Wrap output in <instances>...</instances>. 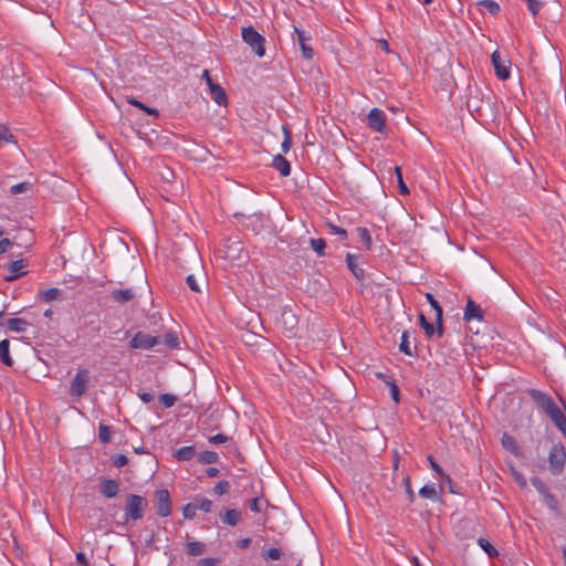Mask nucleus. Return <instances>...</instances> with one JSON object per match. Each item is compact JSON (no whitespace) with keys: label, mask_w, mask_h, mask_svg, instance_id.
Returning a JSON list of instances; mask_svg holds the SVG:
<instances>
[{"label":"nucleus","mask_w":566,"mask_h":566,"mask_svg":"<svg viewBox=\"0 0 566 566\" xmlns=\"http://www.w3.org/2000/svg\"><path fill=\"white\" fill-rule=\"evenodd\" d=\"M527 394L566 439V416L562 412L553 398L549 395L534 388L528 389Z\"/></svg>","instance_id":"1"},{"label":"nucleus","mask_w":566,"mask_h":566,"mask_svg":"<svg viewBox=\"0 0 566 566\" xmlns=\"http://www.w3.org/2000/svg\"><path fill=\"white\" fill-rule=\"evenodd\" d=\"M147 506L145 497L138 494H128L125 502V520L126 522L139 521L144 517V510Z\"/></svg>","instance_id":"2"},{"label":"nucleus","mask_w":566,"mask_h":566,"mask_svg":"<svg viewBox=\"0 0 566 566\" xmlns=\"http://www.w3.org/2000/svg\"><path fill=\"white\" fill-rule=\"evenodd\" d=\"M242 40L259 57L264 56L265 38L262 34H260L252 25L242 28Z\"/></svg>","instance_id":"3"},{"label":"nucleus","mask_w":566,"mask_h":566,"mask_svg":"<svg viewBox=\"0 0 566 566\" xmlns=\"http://www.w3.org/2000/svg\"><path fill=\"white\" fill-rule=\"evenodd\" d=\"M566 452L562 442L553 444L548 452V469L553 475H559L565 467Z\"/></svg>","instance_id":"4"},{"label":"nucleus","mask_w":566,"mask_h":566,"mask_svg":"<svg viewBox=\"0 0 566 566\" xmlns=\"http://www.w3.org/2000/svg\"><path fill=\"white\" fill-rule=\"evenodd\" d=\"M155 510L160 517L171 514V501L169 491L161 489L155 492Z\"/></svg>","instance_id":"5"},{"label":"nucleus","mask_w":566,"mask_h":566,"mask_svg":"<svg viewBox=\"0 0 566 566\" xmlns=\"http://www.w3.org/2000/svg\"><path fill=\"white\" fill-rule=\"evenodd\" d=\"M88 370L80 369L71 381L70 394L73 397H81L87 390Z\"/></svg>","instance_id":"6"},{"label":"nucleus","mask_w":566,"mask_h":566,"mask_svg":"<svg viewBox=\"0 0 566 566\" xmlns=\"http://www.w3.org/2000/svg\"><path fill=\"white\" fill-rule=\"evenodd\" d=\"M491 61L499 80L505 81L511 76V62L502 59L499 51H494L491 55Z\"/></svg>","instance_id":"7"},{"label":"nucleus","mask_w":566,"mask_h":566,"mask_svg":"<svg viewBox=\"0 0 566 566\" xmlns=\"http://www.w3.org/2000/svg\"><path fill=\"white\" fill-rule=\"evenodd\" d=\"M159 344V337L137 332L130 339L129 345L134 349H150Z\"/></svg>","instance_id":"8"},{"label":"nucleus","mask_w":566,"mask_h":566,"mask_svg":"<svg viewBox=\"0 0 566 566\" xmlns=\"http://www.w3.org/2000/svg\"><path fill=\"white\" fill-rule=\"evenodd\" d=\"M367 125L374 132L384 133L386 130V115L385 113L374 107L367 115Z\"/></svg>","instance_id":"9"},{"label":"nucleus","mask_w":566,"mask_h":566,"mask_svg":"<svg viewBox=\"0 0 566 566\" xmlns=\"http://www.w3.org/2000/svg\"><path fill=\"white\" fill-rule=\"evenodd\" d=\"M484 318L483 311L479 304H476L471 297H468L467 305L463 313V319L465 322L479 321L482 322Z\"/></svg>","instance_id":"10"},{"label":"nucleus","mask_w":566,"mask_h":566,"mask_svg":"<svg viewBox=\"0 0 566 566\" xmlns=\"http://www.w3.org/2000/svg\"><path fill=\"white\" fill-rule=\"evenodd\" d=\"M294 33L296 34V40H297V43L301 48V51H302V55L304 59L306 60H311L313 59V55H314V51L313 49L311 48V45L308 44V41L311 40V36L306 34L305 31L294 27Z\"/></svg>","instance_id":"11"},{"label":"nucleus","mask_w":566,"mask_h":566,"mask_svg":"<svg viewBox=\"0 0 566 566\" xmlns=\"http://www.w3.org/2000/svg\"><path fill=\"white\" fill-rule=\"evenodd\" d=\"M426 298L436 312L437 337H442V335H443V324H442L443 311H442V307L431 293H427Z\"/></svg>","instance_id":"12"},{"label":"nucleus","mask_w":566,"mask_h":566,"mask_svg":"<svg viewBox=\"0 0 566 566\" xmlns=\"http://www.w3.org/2000/svg\"><path fill=\"white\" fill-rule=\"evenodd\" d=\"M119 492V483L114 479H101V493L107 497L113 499Z\"/></svg>","instance_id":"13"},{"label":"nucleus","mask_w":566,"mask_h":566,"mask_svg":"<svg viewBox=\"0 0 566 566\" xmlns=\"http://www.w3.org/2000/svg\"><path fill=\"white\" fill-rule=\"evenodd\" d=\"M27 266V261L24 259L12 261L9 266V274L6 276L7 281H14L20 279L25 274L23 269Z\"/></svg>","instance_id":"14"},{"label":"nucleus","mask_w":566,"mask_h":566,"mask_svg":"<svg viewBox=\"0 0 566 566\" xmlns=\"http://www.w3.org/2000/svg\"><path fill=\"white\" fill-rule=\"evenodd\" d=\"M357 260L358 255L352 253L346 254L347 268L358 281H363L365 277V271L358 265Z\"/></svg>","instance_id":"15"},{"label":"nucleus","mask_w":566,"mask_h":566,"mask_svg":"<svg viewBox=\"0 0 566 566\" xmlns=\"http://www.w3.org/2000/svg\"><path fill=\"white\" fill-rule=\"evenodd\" d=\"M209 88H210V95L211 98L220 106H223L227 104L228 98L226 91L219 85L212 82V80H209Z\"/></svg>","instance_id":"16"},{"label":"nucleus","mask_w":566,"mask_h":566,"mask_svg":"<svg viewBox=\"0 0 566 566\" xmlns=\"http://www.w3.org/2000/svg\"><path fill=\"white\" fill-rule=\"evenodd\" d=\"M220 520L223 524L235 526L241 520V512L237 509H227L220 513Z\"/></svg>","instance_id":"17"},{"label":"nucleus","mask_w":566,"mask_h":566,"mask_svg":"<svg viewBox=\"0 0 566 566\" xmlns=\"http://www.w3.org/2000/svg\"><path fill=\"white\" fill-rule=\"evenodd\" d=\"M272 166L281 174V176L286 177L291 174V164L290 161L282 155L277 154L274 156Z\"/></svg>","instance_id":"18"},{"label":"nucleus","mask_w":566,"mask_h":566,"mask_svg":"<svg viewBox=\"0 0 566 566\" xmlns=\"http://www.w3.org/2000/svg\"><path fill=\"white\" fill-rule=\"evenodd\" d=\"M111 297L114 302L124 304L132 301L135 297V293L132 289L114 290Z\"/></svg>","instance_id":"19"},{"label":"nucleus","mask_w":566,"mask_h":566,"mask_svg":"<svg viewBox=\"0 0 566 566\" xmlns=\"http://www.w3.org/2000/svg\"><path fill=\"white\" fill-rule=\"evenodd\" d=\"M6 325L11 332L22 333L30 324L24 318L14 317L7 319Z\"/></svg>","instance_id":"20"},{"label":"nucleus","mask_w":566,"mask_h":566,"mask_svg":"<svg viewBox=\"0 0 566 566\" xmlns=\"http://www.w3.org/2000/svg\"><path fill=\"white\" fill-rule=\"evenodd\" d=\"M399 349L408 355V356H411V357H416L418 356L417 354V348L415 347L413 349L411 348L410 346V342H409V332L408 331H405L401 335V340H400V344H399Z\"/></svg>","instance_id":"21"},{"label":"nucleus","mask_w":566,"mask_h":566,"mask_svg":"<svg viewBox=\"0 0 566 566\" xmlns=\"http://www.w3.org/2000/svg\"><path fill=\"white\" fill-rule=\"evenodd\" d=\"M196 455L195 446L181 447L175 452V457L178 461H189Z\"/></svg>","instance_id":"22"},{"label":"nucleus","mask_w":566,"mask_h":566,"mask_svg":"<svg viewBox=\"0 0 566 566\" xmlns=\"http://www.w3.org/2000/svg\"><path fill=\"white\" fill-rule=\"evenodd\" d=\"M206 551V545L199 541H190L186 544V552L190 556H199Z\"/></svg>","instance_id":"23"},{"label":"nucleus","mask_w":566,"mask_h":566,"mask_svg":"<svg viewBox=\"0 0 566 566\" xmlns=\"http://www.w3.org/2000/svg\"><path fill=\"white\" fill-rule=\"evenodd\" d=\"M10 343L8 339H3L0 342V360L8 367L13 365V359L9 354Z\"/></svg>","instance_id":"24"},{"label":"nucleus","mask_w":566,"mask_h":566,"mask_svg":"<svg viewBox=\"0 0 566 566\" xmlns=\"http://www.w3.org/2000/svg\"><path fill=\"white\" fill-rule=\"evenodd\" d=\"M502 446L504 449L512 452L513 454H515V455L518 454L520 447H518L516 440L512 436L504 433L502 437Z\"/></svg>","instance_id":"25"},{"label":"nucleus","mask_w":566,"mask_h":566,"mask_svg":"<svg viewBox=\"0 0 566 566\" xmlns=\"http://www.w3.org/2000/svg\"><path fill=\"white\" fill-rule=\"evenodd\" d=\"M219 459V455L214 451H202L197 455V461L201 464H211L216 463Z\"/></svg>","instance_id":"26"},{"label":"nucleus","mask_w":566,"mask_h":566,"mask_svg":"<svg viewBox=\"0 0 566 566\" xmlns=\"http://www.w3.org/2000/svg\"><path fill=\"white\" fill-rule=\"evenodd\" d=\"M419 495L423 499L437 501L438 497V491L436 489L434 484H426L419 490Z\"/></svg>","instance_id":"27"},{"label":"nucleus","mask_w":566,"mask_h":566,"mask_svg":"<svg viewBox=\"0 0 566 566\" xmlns=\"http://www.w3.org/2000/svg\"><path fill=\"white\" fill-rule=\"evenodd\" d=\"M419 323L428 338H431L434 335H437V328H434L432 323L427 321L426 316L422 313L419 314Z\"/></svg>","instance_id":"28"},{"label":"nucleus","mask_w":566,"mask_h":566,"mask_svg":"<svg viewBox=\"0 0 566 566\" xmlns=\"http://www.w3.org/2000/svg\"><path fill=\"white\" fill-rule=\"evenodd\" d=\"M428 462L430 463L431 469L441 478V480L446 483H451V478L448 475L442 468L434 461L432 455L428 457Z\"/></svg>","instance_id":"29"},{"label":"nucleus","mask_w":566,"mask_h":566,"mask_svg":"<svg viewBox=\"0 0 566 566\" xmlns=\"http://www.w3.org/2000/svg\"><path fill=\"white\" fill-rule=\"evenodd\" d=\"M164 343L170 349L178 348L180 344L178 334L176 332L166 333L164 336Z\"/></svg>","instance_id":"30"},{"label":"nucleus","mask_w":566,"mask_h":566,"mask_svg":"<svg viewBox=\"0 0 566 566\" xmlns=\"http://www.w3.org/2000/svg\"><path fill=\"white\" fill-rule=\"evenodd\" d=\"M478 6L488 10L492 15H496L501 10L500 4L494 0H481Z\"/></svg>","instance_id":"31"},{"label":"nucleus","mask_w":566,"mask_h":566,"mask_svg":"<svg viewBox=\"0 0 566 566\" xmlns=\"http://www.w3.org/2000/svg\"><path fill=\"white\" fill-rule=\"evenodd\" d=\"M310 245L319 256H324L325 255L326 242H325L324 239L311 238L310 239Z\"/></svg>","instance_id":"32"},{"label":"nucleus","mask_w":566,"mask_h":566,"mask_svg":"<svg viewBox=\"0 0 566 566\" xmlns=\"http://www.w3.org/2000/svg\"><path fill=\"white\" fill-rule=\"evenodd\" d=\"M478 544L488 554L489 557H495L499 555V552L486 538L480 537L478 539Z\"/></svg>","instance_id":"33"},{"label":"nucleus","mask_w":566,"mask_h":566,"mask_svg":"<svg viewBox=\"0 0 566 566\" xmlns=\"http://www.w3.org/2000/svg\"><path fill=\"white\" fill-rule=\"evenodd\" d=\"M531 484L535 488V490L542 496H545L546 494H548L551 492L549 489L547 488L546 483L537 476L531 478Z\"/></svg>","instance_id":"34"},{"label":"nucleus","mask_w":566,"mask_h":566,"mask_svg":"<svg viewBox=\"0 0 566 566\" xmlns=\"http://www.w3.org/2000/svg\"><path fill=\"white\" fill-rule=\"evenodd\" d=\"M3 143L15 144L17 139L4 124H0V145Z\"/></svg>","instance_id":"35"},{"label":"nucleus","mask_w":566,"mask_h":566,"mask_svg":"<svg viewBox=\"0 0 566 566\" xmlns=\"http://www.w3.org/2000/svg\"><path fill=\"white\" fill-rule=\"evenodd\" d=\"M193 502L196 503L197 510H201L207 513L212 510V502L207 497L197 496Z\"/></svg>","instance_id":"36"},{"label":"nucleus","mask_w":566,"mask_h":566,"mask_svg":"<svg viewBox=\"0 0 566 566\" xmlns=\"http://www.w3.org/2000/svg\"><path fill=\"white\" fill-rule=\"evenodd\" d=\"M482 102L479 101L476 97L469 98L467 102L468 109L472 114H476L478 116L482 115Z\"/></svg>","instance_id":"37"},{"label":"nucleus","mask_w":566,"mask_h":566,"mask_svg":"<svg viewBox=\"0 0 566 566\" xmlns=\"http://www.w3.org/2000/svg\"><path fill=\"white\" fill-rule=\"evenodd\" d=\"M111 434H112L111 428L106 424L101 423L98 427V439L101 440V442H103V443L111 442V438H112Z\"/></svg>","instance_id":"38"},{"label":"nucleus","mask_w":566,"mask_h":566,"mask_svg":"<svg viewBox=\"0 0 566 566\" xmlns=\"http://www.w3.org/2000/svg\"><path fill=\"white\" fill-rule=\"evenodd\" d=\"M61 296V291L56 287H51L42 292V298L45 302H52Z\"/></svg>","instance_id":"39"},{"label":"nucleus","mask_w":566,"mask_h":566,"mask_svg":"<svg viewBox=\"0 0 566 566\" xmlns=\"http://www.w3.org/2000/svg\"><path fill=\"white\" fill-rule=\"evenodd\" d=\"M31 187H32V184L29 181L19 182V184L11 186L10 192H11V195L23 193V192H27L29 189H31Z\"/></svg>","instance_id":"40"},{"label":"nucleus","mask_w":566,"mask_h":566,"mask_svg":"<svg viewBox=\"0 0 566 566\" xmlns=\"http://www.w3.org/2000/svg\"><path fill=\"white\" fill-rule=\"evenodd\" d=\"M357 232L359 234L360 240L365 244V247L370 250L371 248V237L367 228L359 227L357 228Z\"/></svg>","instance_id":"41"},{"label":"nucleus","mask_w":566,"mask_h":566,"mask_svg":"<svg viewBox=\"0 0 566 566\" xmlns=\"http://www.w3.org/2000/svg\"><path fill=\"white\" fill-rule=\"evenodd\" d=\"M386 385L389 387L390 396L392 400L398 403L400 401V390L394 380H386Z\"/></svg>","instance_id":"42"},{"label":"nucleus","mask_w":566,"mask_h":566,"mask_svg":"<svg viewBox=\"0 0 566 566\" xmlns=\"http://www.w3.org/2000/svg\"><path fill=\"white\" fill-rule=\"evenodd\" d=\"M395 174H396L397 180H398L399 192L401 195L409 193V189H408L407 185L403 182L401 168L399 166L395 167Z\"/></svg>","instance_id":"43"},{"label":"nucleus","mask_w":566,"mask_h":566,"mask_svg":"<svg viewBox=\"0 0 566 566\" xmlns=\"http://www.w3.org/2000/svg\"><path fill=\"white\" fill-rule=\"evenodd\" d=\"M196 511H197L196 503L191 502V503L186 504L182 507V515L187 520H192L196 516Z\"/></svg>","instance_id":"44"},{"label":"nucleus","mask_w":566,"mask_h":566,"mask_svg":"<svg viewBox=\"0 0 566 566\" xmlns=\"http://www.w3.org/2000/svg\"><path fill=\"white\" fill-rule=\"evenodd\" d=\"M229 490H230V483L227 480L219 481L213 488V492L217 495H223V494L228 493Z\"/></svg>","instance_id":"45"},{"label":"nucleus","mask_w":566,"mask_h":566,"mask_svg":"<svg viewBox=\"0 0 566 566\" xmlns=\"http://www.w3.org/2000/svg\"><path fill=\"white\" fill-rule=\"evenodd\" d=\"M176 400H177L176 397L170 394H161L159 396V401L165 408L172 407L175 405Z\"/></svg>","instance_id":"46"},{"label":"nucleus","mask_w":566,"mask_h":566,"mask_svg":"<svg viewBox=\"0 0 566 566\" xmlns=\"http://www.w3.org/2000/svg\"><path fill=\"white\" fill-rule=\"evenodd\" d=\"M283 132H284V139L281 144V148H282L283 153H287L291 149V145H292L291 134L285 126H283Z\"/></svg>","instance_id":"47"},{"label":"nucleus","mask_w":566,"mask_h":566,"mask_svg":"<svg viewBox=\"0 0 566 566\" xmlns=\"http://www.w3.org/2000/svg\"><path fill=\"white\" fill-rule=\"evenodd\" d=\"M544 499V502L546 503V505L552 510V511H557L558 510V503H557V500L555 497L554 494H552L551 492L548 494H546L545 496H543Z\"/></svg>","instance_id":"48"},{"label":"nucleus","mask_w":566,"mask_h":566,"mask_svg":"<svg viewBox=\"0 0 566 566\" xmlns=\"http://www.w3.org/2000/svg\"><path fill=\"white\" fill-rule=\"evenodd\" d=\"M403 484H405L406 493L408 495V501L411 504V503H413V501L416 499V493H415V491L411 488L410 478L409 476H406L403 479Z\"/></svg>","instance_id":"49"},{"label":"nucleus","mask_w":566,"mask_h":566,"mask_svg":"<svg viewBox=\"0 0 566 566\" xmlns=\"http://www.w3.org/2000/svg\"><path fill=\"white\" fill-rule=\"evenodd\" d=\"M527 3V8L533 15H536L542 9V3L538 0H524Z\"/></svg>","instance_id":"50"},{"label":"nucleus","mask_w":566,"mask_h":566,"mask_svg":"<svg viewBox=\"0 0 566 566\" xmlns=\"http://www.w3.org/2000/svg\"><path fill=\"white\" fill-rule=\"evenodd\" d=\"M127 462H128V458L125 454H120V453L114 455L112 459V463L116 468H122V467L126 465Z\"/></svg>","instance_id":"51"},{"label":"nucleus","mask_w":566,"mask_h":566,"mask_svg":"<svg viewBox=\"0 0 566 566\" xmlns=\"http://www.w3.org/2000/svg\"><path fill=\"white\" fill-rule=\"evenodd\" d=\"M263 557L272 559V560L280 559L281 551L276 547H271L263 553Z\"/></svg>","instance_id":"52"},{"label":"nucleus","mask_w":566,"mask_h":566,"mask_svg":"<svg viewBox=\"0 0 566 566\" xmlns=\"http://www.w3.org/2000/svg\"><path fill=\"white\" fill-rule=\"evenodd\" d=\"M229 439H230V437H228L223 433H218V434L209 437V442L212 444H221V443H226L227 441H229Z\"/></svg>","instance_id":"53"},{"label":"nucleus","mask_w":566,"mask_h":566,"mask_svg":"<svg viewBox=\"0 0 566 566\" xmlns=\"http://www.w3.org/2000/svg\"><path fill=\"white\" fill-rule=\"evenodd\" d=\"M186 283L187 285L189 286V289L193 292H200V289H199V285H198V282H197V279L195 277L193 274H189L187 277H186Z\"/></svg>","instance_id":"54"},{"label":"nucleus","mask_w":566,"mask_h":566,"mask_svg":"<svg viewBox=\"0 0 566 566\" xmlns=\"http://www.w3.org/2000/svg\"><path fill=\"white\" fill-rule=\"evenodd\" d=\"M220 560L214 557H206L198 562V566H219Z\"/></svg>","instance_id":"55"},{"label":"nucleus","mask_w":566,"mask_h":566,"mask_svg":"<svg viewBox=\"0 0 566 566\" xmlns=\"http://www.w3.org/2000/svg\"><path fill=\"white\" fill-rule=\"evenodd\" d=\"M329 229L333 231V233L340 237V239L345 240L347 239V231L344 228L334 226L332 223H328Z\"/></svg>","instance_id":"56"},{"label":"nucleus","mask_w":566,"mask_h":566,"mask_svg":"<svg viewBox=\"0 0 566 566\" xmlns=\"http://www.w3.org/2000/svg\"><path fill=\"white\" fill-rule=\"evenodd\" d=\"M137 396L145 403H149V402H151L154 400V394L149 392V391H138Z\"/></svg>","instance_id":"57"},{"label":"nucleus","mask_w":566,"mask_h":566,"mask_svg":"<svg viewBox=\"0 0 566 566\" xmlns=\"http://www.w3.org/2000/svg\"><path fill=\"white\" fill-rule=\"evenodd\" d=\"M13 245L12 241L8 238L0 240V255L6 253Z\"/></svg>","instance_id":"58"},{"label":"nucleus","mask_w":566,"mask_h":566,"mask_svg":"<svg viewBox=\"0 0 566 566\" xmlns=\"http://www.w3.org/2000/svg\"><path fill=\"white\" fill-rule=\"evenodd\" d=\"M250 510L252 512L259 513L261 512V501L259 497H253L250 502Z\"/></svg>","instance_id":"59"},{"label":"nucleus","mask_w":566,"mask_h":566,"mask_svg":"<svg viewBox=\"0 0 566 566\" xmlns=\"http://www.w3.org/2000/svg\"><path fill=\"white\" fill-rule=\"evenodd\" d=\"M126 101H127L128 104H130V105H133V106H135V107H137V108H139L142 111H143V108L145 106L144 103H142L140 101H138L137 98H135L133 96H127Z\"/></svg>","instance_id":"60"},{"label":"nucleus","mask_w":566,"mask_h":566,"mask_svg":"<svg viewBox=\"0 0 566 566\" xmlns=\"http://www.w3.org/2000/svg\"><path fill=\"white\" fill-rule=\"evenodd\" d=\"M75 558H76V562L80 564V566H87L88 565V560H87V558H86L84 553L78 552L76 554Z\"/></svg>","instance_id":"61"},{"label":"nucleus","mask_w":566,"mask_h":566,"mask_svg":"<svg viewBox=\"0 0 566 566\" xmlns=\"http://www.w3.org/2000/svg\"><path fill=\"white\" fill-rule=\"evenodd\" d=\"M250 544H251V538L245 537V538H241L237 542V547L240 549H244V548L249 547Z\"/></svg>","instance_id":"62"},{"label":"nucleus","mask_w":566,"mask_h":566,"mask_svg":"<svg viewBox=\"0 0 566 566\" xmlns=\"http://www.w3.org/2000/svg\"><path fill=\"white\" fill-rule=\"evenodd\" d=\"M143 111L145 113H147L148 115H151V116H158L159 115V112L157 108L155 107H149L147 105L144 106Z\"/></svg>","instance_id":"63"},{"label":"nucleus","mask_w":566,"mask_h":566,"mask_svg":"<svg viewBox=\"0 0 566 566\" xmlns=\"http://www.w3.org/2000/svg\"><path fill=\"white\" fill-rule=\"evenodd\" d=\"M206 474L209 478H216L219 474V469L214 467H210L206 470Z\"/></svg>","instance_id":"64"}]
</instances>
